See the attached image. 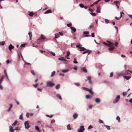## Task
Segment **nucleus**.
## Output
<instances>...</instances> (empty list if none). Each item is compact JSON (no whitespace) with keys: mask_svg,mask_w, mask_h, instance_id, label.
<instances>
[{"mask_svg":"<svg viewBox=\"0 0 132 132\" xmlns=\"http://www.w3.org/2000/svg\"><path fill=\"white\" fill-rule=\"evenodd\" d=\"M95 101L97 103H99L100 102V100L98 98H96L95 99Z\"/></svg>","mask_w":132,"mask_h":132,"instance_id":"28","label":"nucleus"},{"mask_svg":"<svg viewBox=\"0 0 132 132\" xmlns=\"http://www.w3.org/2000/svg\"><path fill=\"white\" fill-rule=\"evenodd\" d=\"M34 14V13H33V12H31L29 13L28 14L29 16H32Z\"/></svg>","mask_w":132,"mask_h":132,"instance_id":"27","label":"nucleus"},{"mask_svg":"<svg viewBox=\"0 0 132 132\" xmlns=\"http://www.w3.org/2000/svg\"><path fill=\"white\" fill-rule=\"evenodd\" d=\"M26 116L27 117H29V113H28L26 114Z\"/></svg>","mask_w":132,"mask_h":132,"instance_id":"63","label":"nucleus"},{"mask_svg":"<svg viewBox=\"0 0 132 132\" xmlns=\"http://www.w3.org/2000/svg\"><path fill=\"white\" fill-rule=\"evenodd\" d=\"M24 125L25 127V128L28 129L30 127V126L29 125V123L27 121H26L25 122Z\"/></svg>","mask_w":132,"mask_h":132,"instance_id":"6","label":"nucleus"},{"mask_svg":"<svg viewBox=\"0 0 132 132\" xmlns=\"http://www.w3.org/2000/svg\"><path fill=\"white\" fill-rule=\"evenodd\" d=\"M59 35H61V36L63 35V34L62 32H59Z\"/></svg>","mask_w":132,"mask_h":132,"instance_id":"60","label":"nucleus"},{"mask_svg":"<svg viewBox=\"0 0 132 132\" xmlns=\"http://www.w3.org/2000/svg\"><path fill=\"white\" fill-rule=\"evenodd\" d=\"M132 73V72L131 71H127L126 73V75H128V74L131 75Z\"/></svg>","mask_w":132,"mask_h":132,"instance_id":"25","label":"nucleus"},{"mask_svg":"<svg viewBox=\"0 0 132 132\" xmlns=\"http://www.w3.org/2000/svg\"><path fill=\"white\" fill-rule=\"evenodd\" d=\"M17 123L18 121L17 120H15L14 123L12 125V126H14Z\"/></svg>","mask_w":132,"mask_h":132,"instance_id":"30","label":"nucleus"},{"mask_svg":"<svg viewBox=\"0 0 132 132\" xmlns=\"http://www.w3.org/2000/svg\"><path fill=\"white\" fill-rule=\"evenodd\" d=\"M53 115H50V116H49V115H48V114H46V117H49V118H52L53 117Z\"/></svg>","mask_w":132,"mask_h":132,"instance_id":"35","label":"nucleus"},{"mask_svg":"<svg viewBox=\"0 0 132 132\" xmlns=\"http://www.w3.org/2000/svg\"><path fill=\"white\" fill-rule=\"evenodd\" d=\"M92 37H95L94 34V33H92L91 35Z\"/></svg>","mask_w":132,"mask_h":132,"instance_id":"57","label":"nucleus"},{"mask_svg":"<svg viewBox=\"0 0 132 132\" xmlns=\"http://www.w3.org/2000/svg\"><path fill=\"white\" fill-rule=\"evenodd\" d=\"M31 73L33 75H35V74L34 72V71L33 70H31Z\"/></svg>","mask_w":132,"mask_h":132,"instance_id":"53","label":"nucleus"},{"mask_svg":"<svg viewBox=\"0 0 132 132\" xmlns=\"http://www.w3.org/2000/svg\"><path fill=\"white\" fill-rule=\"evenodd\" d=\"M107 42L108 43L104 42L103 43V44L106 46H111V45H114V43H111V42L108 41H107Z\"/></svg>","mask_w":132,"mask_h":132,"instance_id":"3","label":"nucleus"},{"mask_svg":"<svg viewBox=\"0 0 132 132\" xmlns=\"http://www.w3.org/2000/svg\"><path fill=\"white\" fill-rule=\"evenodd\" d=\"M10 129L9 130L10 132H13L14 130L13 129V128L11 126H9Z\"/></svg>","mask_w":132,"mask_h":132,"instance_id":"15","label":"nucleus"},{"mask_svg":"<svg viewBox=\"0 0 132 132\" xmlns=\"http://www.w3.org/2000/svg\"><path fill=\"white\" fill-rule=\"evenodd\" d=\"M126 92H123V96H125V95L126 94Z\"/></svg>","mask_w":132,"mask_h":132,"instance_id":"58","label":"nucleus"},{"mask_svg":"<svg viewBox=\"0 0 132 132\" xmlns=\"http://www.w3.org/2000/svg\"><path fill=\"white\" fill-rule=\"evenodd\" d=\"M46 38L45 37H44V36L43 34H41V37L39 38L37 40L38 41H39V42H42V39H45Z\"/></svg>","mask_w":132,"mask_h":132,"instance_id":"4","label":"nucleus"},{"mask_svg":"<svg viewBox=\"0 0 132 132\" xmlns=\"http://www.w3.org/2000/svg\"><path fill=\"white\" fill-rule=\"evenodd\" d=\"M69 71V69H66V70H62V72H67Z\"/></svg>","mask_w":132,"mask_h":132,"instance_id":"36","label":"nucleus"},{"mask_svg":"<svg viewBox=\"0 0 132 132\" xmlns=\"http://www.w3.org/2000/svg\"><path fill=\"white\" fill-rule=\"evenodd\" d=\"M89 34L88 31H85L84 32V34Z\"/></svg>","mask_w":132,"mask_h":132,"instance_id":"54","label":"nucleus"},{"mask_svg":"<svg viewBox=\"0 0 132 132\" xmlns=\"http://www.w3.org/2000/svg\"><path fill=\"white\" fill-rule=\"evenodd\" d=\"M86 51H84L83 53V54H84L85 53H88V54L89 55L90 53V51L88 50H86Z\"/></svg>","mask_w":132,"mask_h":132,"instance_id":"10","label":"nucleus"},{"mask_svg":"<svg viewBox=\"0 0 132 132\" xmlns=\"http://www.w3.org/2000/svg\"><path fill=\"white\" fill-rule=\"evenodd\" d=\"M93 128V127L91 125H90L88 127V129H90L92 128Z\"/></svg>","mask_w":132,"mask_h":132,"instance_id":"49","label":"nucleus"},{"mask_svg":"<svg viewBox=\"0 0 132 132\" xmlns=\"http://www.w3.org/2000/svg\"><path fill=\"white\" fill-rule=\"evenodd\" d=\"M113 72H111L110 73V77H112L113 76Z\"/></svg>","mask_w":132,"mask_h":132,"instance_id":"48","label":"nucleus"},{"mask_svg":"<svg viewBox=\"0 0 132 132\" xmlns=\"http://www.w3.org/2000/svg\"><path fill=\"white\" fill-rule=\"evenodd\" d=\"M14 47L11 44H10L9 47V48L10 50H11L12 49L14 48Z\"/></svg>","mask_w":132,"mask_h":132,"instance_id":"13","label":"nucleus"},{"mask_svg":"<svg viewBox=\"0 0 132 132\" xmlns=\"http://www.w3.org/2000/svg\"><path fill=\"white\" fill-rule=\"evenodd\" d=\"M35 129L37 130L38 132H40V130L38 127L37 126H36L35 127Z\"/></svg>","mask_w":132,"mask_h":132,"instance_id":"29","label":"nucleus"},{"mask_svg":"<svg viewBox=\"0 0 132 132\" xmlns=\"http://www.w3.org/2000/svg\"><path fill=\"white\" fill-rule=\"evenodd\" d=\"M67 25L68 27H69L70 26L72 25V24L71 23H69V24H67Z\"/></svg>","mask_w":132,"mask_h":132,"instance_id":"47","label":"nucleus"},{"mask_svg":"<svg viewBox=\"0 0 132 132\" xmlns=\"http://www.w3.org/2000/svg\"><path fill=\"white\" fill-rule=\"evenodd\" d=\"M81 69L83 71L85 72H87V70L86 68L84 67L82 68Z\"/></svg>","mask_w":132,"mask_h":132,"instance_id":"22","label":"nucleus"},{"mask_svg":"<svg viewBox=\"0 0 132 132\" xmlns=\"http://www.w3.org/2000/svg\"><path fill=\"white\" fill-rule=\"evenodd\" d=\"M67 129L68 130H70L71 129L70 127V124H69L67 126Z\"/></svg>","mask_w":132,"mask_h":132,"instance_id":"33","label":"nucleus"},{"mask_svg":"<svg viewBox=\"0 0 132 132\" xmlns=\"http://www.w3.org/2000/svg\"><path fill=\"white\" fill-rule=\"evenodd\" d=\"M55 38H58L59 37V34L56 33L55 34Z\"/></svg>","mask_w":132,"mask_h":132,"instance_id":"31","label":"nucleus"},{"mask_svg":"<svg viewBox=\"0 0 132 132\" xmlns=\"http://www.w3.org/2000/svg\"><path fill=\"white\" fill-rule=\"evenodd\" d=\"M74 84L77 86H80V85L78 83H75Z\"/></svg>","mask_w":132,"mask_h":132,"instance_id":"50","label":"nucleus"},{"mask_svg":"<svg viewBox=\"0 0 132 132\" xmlns=\"http://www.w3.org/2000/svg\"><path fill=\"white\" fill-rule=\"evenodd\" d=\"M118 44V43L117 42H116L114 44V45H114L116 46H117Z\"/></svg>","mask_w":132,"mask_h":132,"instance_id":"51","label":"nucleus"},{"mask_svg":"<svg viewBox=\"0 0 132 132\" xmlns=\"http://www.w3.org/2000/svg\"><path fill=\"white\" fill-rule=\"evenodd\" d=\"M55 71H53L52 73V74L51 75V77H52L55 74Z\"/></svg>","mask_w":132,"mask_h":132,"instance_id":"38","label":"nucleus"},{"mask_svg":"<svg viewBox=\"0 0 132 132\" xmlns=\"http://www.w3.org/2000/svg\"><path fill=\"white\" fill-rule=\"evenodd\" d=\"M60 85L59 84H58L55 87L56 89H58L60 88Z\"/></svg>","mask_w":132,"mask_h":132,"instance_id":"32","label":"nucleus"},{"mask_svg":"<svg viewBox=\"0 0 132 132\" xmlns=\"http://www.w3.org/2000/svg\"><path fill=\"white\" fill-rule=\"evenodd\" d=\"M90 14L93 16H96V14L95 13H90Z\"/></svg>","mask_w":132,"mask_h":132,"instance_id":"55","label":"nucleus"},{"mask_svg":"<svg viewBox=\"0 0 132 132\" xmlns=\"http://www.w3.org/2000/svg\"><path fill=\"white\" fill-rule=\"evenodd\" d=\"M105 22L106 23H109V20H108V19H105Z\"/></svg>","mask_w":132,"mask_h":132,"instance_id":"42","label":"nucleus"},{"mask_svg":"<svg viewBox=\"0 0 132 132\" xmlns=\"http://www.w3.org/2000/svg\"><path fill=\"white\" fill-rule=\"evenodd\" d=\"M20 119L23 120V116L22 114H21L20 116V118H19Z\"/></svg>","mask_w":132,"mask_h":132,"instance_id":"37","label":"nucleus"},{"mask_svg":"<svg viewBox=\"0 0 132 132\" xmlns=\"http://www.w3.org/2000/svg\"><path fill=\"white\" fill-rule=\"evenodd\" d=\"M120 96L119 95H118L116 98L115 100L113 101V103H115L118 102L119 99H120Z\"/></svg>","mask_w":132,"mask_h":132,"instance_id":"5","label":"nucleus"},{"mask_svg":"<svg viewBox=\"0 0 132 132\" xmlns=\"http://www.w3.org/2000/svg\"><path fill=\"white\" fill-rule=\"evenodd\" d=\"M73 62L75 64H77L78 63V62L76 61V59H74V61Z\"/></svg>","mask_w":132,"mask_h":132,"instance_id":"41","label":"nucleus"},{"mask_svg":"<svg viewBox=\"0 0 132 132\" xmlns=\"http://www.w3.org/2000/svg\"><path fill=\"white\" fill-rule=\"evenodd\" d=\"M70 28L71 30L73 31L74 32H75L76 31V29L75 27L71 26L70 27Z\"/></svg>","mask_w":132,"mask_h":132,"instance_id":"12","label":"nucleus"},{"mask_svg":"<svg viewBox=\"0 0 132 132\" xmlns=\"http://www.w3.org/2000/svg\"><path fill=\"white\" fill-rule=\"evenodd\" d=\"M76 47L79 48H80L81 47V45L80 44H79L78 45H77L76 46Z\"/></svg>","mask_w":132,"mask_h":132,"instance_id":"44","label":"nucleus"},{"mask_svg":"<svg viewBox=\"0 0 132 132\" xmlns=\"http://www.w3.org/2000/svg\"><path fill=\"white\" fill-rule=\"evenodd\" d=\"M55 85L54 83H52L51 81L48 82L46 83V86L47 87H52Z\"/></svg>","mask_w":132,"mask_h":132,"instance_id":"2","label":"nucleus"},{"mask_svg":"<svg viewBox=\"0 0 132 132\" xmlns=\"http://www.w3.org/2000/svg\"><path fill=\"white\" fill-rule=\"evenodd\" d=\"M86 97L87 99H88L90 98H92V96L90 95H88L86 96Z\"/></svg>","mask_w":132,"mask_h":132,"instance_id":"24","label":"nucleus"},{"mask_svg":"<svg viewBox=\"0 0 132 132\" xmlns=\"http://www.w3.org/2000/svg\"><path fill=\"white\" fill-rule=\"evenodd\" d=\"M99 122L100 123H103V121L100 119L99 120Z\"/></svg>","mask_w":132,"mask_h":132,"instance_id":"56","label":"nucleus"},{"mask_svg":"<svg viewBox=\"0 0 132 132\" xmlns=\"http://www.w3.org/2000/svg\"><path fill=\"white\" fill-rule=\"evenodd\" d=\"M80 50H79V51H84L86 50L85 48L82 47H80Z\"/></svg>","mask_w":132,"mask_h":132,"instance_id":"20","label":"nucleus"},{"mask_svg":"<svg viewBox=\"0 0 132 132\" xmlns=\"http://www.w3.org/2000/svg\"><path fill=\"white\" fill-rule=\"evenodd\" d=\"M0 44H1V45H4L5 42H1L0 43Z\"/></svg>","mask_w":132,"mask_h":132,"instance_id":"46","label":"nucleus"},{"mask_svg":"<svg viewBox=\"0 0 132 132\" xmlns=\"http://www.w3.org/2000/svg\"><path fill=\"white\" fill-rule=\"evenodd\" d=\"M38 85V84L37 83L36 84V85H34V86L35 87V88H36L37 87V86Z\"/></svg>","mask_w":132,"mask_h":132,"instance_id":"61","label":"nucleus"},{"mask_svg":"<svg viewBox=\"0 0 132 132\" xmlns=\"http://www.w3.org/2000/svg\"><path fill=\"white\" fill-rule=\"evenodd\" d=\"M87 77V80L89 81V83L90 84H92V81L91 80V77L88 76Z\"/></svg>","mask_w":132,"mask_h":132,"instance_id":"9","label":"nucleus"},{"mask_svg":"<svg viewBox=\"0 0 132 132\" xmlns=\"http://www.w3.org/2000/svg\"><path fill=\"white\" fill-rule=\"evenodd\" d=\"M115 47L112 46H111L109 48H108V50L110 51H112L115 48Z\"/></svg>","mask_w":132,"mask_h":132,"instance_id":"19","label":"nucleus"},{"mask_svg":"<svg viewBox=\"0 0 132 132\" xmlns=\"http://www.w3.org/2000/svg\"><path fill=\"white\" fill-rule=\"evenodd\" d=\"M28 35L29 36L30 39V40H31V37L32 36V34L31 32H29L28 33Z\"/></svg>","mask_w":132,"mask_h":132,"instance_id":"18","label":"nucleus"},{"mask_svg":"<svg viewBox=\"0 0 132 132\" xmlns=\"http://www.w3.org/2000/svg\"><path fill=\"white\" fill-rule=\"evenodd\" d=\"M26 45V44H22L21 45V47H24Z\"/></svg>","mask_w":132,"mask_h":132,"instance_id":"45","label":"nucleus"},{"mask_svg":"<svg viewBox=\"0 0 132 132\" xmlns=\"http://www.w3.org/2000/svg\"><path fill=\"white\" fill-rule=\"evenodd\" d=\"M78 115L76 113H74L73 116V117L74 119H76L78 117Z\"/></svg>","mask_w":132,"mask_h":132,"instance_id":"16","label":"nucleus"},{"mask_svg":"<svg viewBox=\"0 0 132 132\" xmlns=\"http://www.w3.org/2000/svg\"><path fill=\"white\" fill-rule=\"evenodd\" d=\"M4 78V76H2V77L0 79V84H1L2 82V81L3 80Z\"/></svg>","mask_w":132,"mask_h":132,"instance_id":"34","label":"nucleus"},{"mask_svg":"<svg viewBox=\"0 0 132 132\" xmlns=\"http://www.w3.org/2000/svg\"><path fill=\"white\" fill-rule=\"evenodd\" d=\"M67 55L66 56V57H68L70 55V51H68L67 52Z\"/></svg>","mask_w":132,"mask_h":132,"instance_id":"39","label":"nucleus"},{"mask_svg":"<svg viewBox=\"0 0 132 132\" xmlns=\"http://www.w3.org/2000/svg\"><path fill=\"white\" fill-rule=\"evenodd\" d=\"M119 3V2L117 1H114L113 2L114 4H118Z\"/></svg>","mask_w":132,"mask_h":132,"instance_id":"52","label":"nucleus"},{"mask_svg":"<svg viewBox=\"0 0 132 132\" xmlns=\"http://www.w3.org/2000/svg\"><path fill=\"white\" fill-rule=\"evenodd\" d=\"M73 69L75 70H77V67H74Z\"/></svg>","mask_w":132,"mask_h":132,"instance_id":"64","label":"nucleus"},{"mask_svg":"<svg viewBox=\"0 0 132 132\" xmlns=\"http://www.w3.org/2000/svg\"><path fill=\"white\" fill-rule=\"evenodd\" d=\"M37 90L40 91V92H41L42 91V89H40V88H37Z\"/></svg>","mask_w":132,"mask_h":132,"instance_id":"62","label":"nucleus"},{"mask_svg":"<svg viewBox=\"0 0 132 132\" xmlns=\"http://www.w3.org/2000/svg\"><path fill=\"white\" fill-rule=\"evenodd\" d=\"M117 119L118 120L119 122H120V117L118 116L117 117Z\"/></svg>","mask_w":132,"mask_h":132,"instance_id":"43","label":"nucleus"},{"mask_svg":"<svg viewBox=\"0 0 132 132\" xmlns=\"http://www.w3.org/2000/svg\"><path fill=\"white\" fill-rule=\"evenodd\" d=\"M123 77L125 78L127 80H128L130 78H131V76H124Z\"/></svg>","mask_w":132,"mask_h":132,"instance_id":"17","label":"nucleus"},{"mask_svg":"<svg viewBox=\"0 0 132 132\" xmlns=\"http://www.w3.org/2000/svg\"><path fill=\"white\" fill-rule=\"evenodd\" d=\"M52 13V11L51 10H48L46 12H45L44 13L45 14H48L49 13Z\"/></svg>","mask_w":132,"mask_h":132,"instance_id":"21","label":"nucleus"},{"mask_svg":"<svg viewBox=\"0 0 132 132\" xmlns=\"http://www.w3.org/2000/svg\"><path fill=\"white\" fill-rule=\"evenodd\" d=\"M85 130V129L83 126H81L80 127V129L78 130L79 132H83Z\"/></svg>","mask_w":132,"mask_h":132,"instance_id":"7","label":"nucleus"},{"mask_svg":"<svg viewBox=\"0 0 132 132\" xmlns=\"http://www.w3.org/2000/svg\"><path fill=\"white\" fill-rule=\"evenodd\" d=\"M56 96L57 97L59 98L60 100H62V99L61 97V96L59 94H57L56 95Z\"/></svg>","mask_w":132,"mask_h":132,"instance_id":"23","label":"nucleus"},{"mask_svg":"<svg viewBox=\"0 0 132 132\" xmlns=\"http://www.w3.org/2000/svg\"><path fill=\"white\" fill-rule=\"evenodd\" d=\"M101 7L100 6H98L97 8V10H96V11L98 13H100L101 12Z\"/></svg>","mask_w":132,"mask_h":132,"instance_id":"11","label":"nucleus"},{"mask_svg":"<svg viewBox=\"0 0 132 132\" xmlns=\"http://www.w3.org/2000/svg\"><path fill=\"white\" fill-rule=\"evenodd\" d=\"M55 122V120L53 119V120H51V123H53L54 122Z\"/></svg>","mask_w":132,"mask_h":132,"instance_id":"59","label":"nucleus"},{"mask_svg":"<svg viewBox=\"0 0 132 132\" xmlns=\"http://www.w3.org/2000/svg\"><path fill=\"white\" fill-rule=\"evenodd\" d=\"M122 14H124V13H123V12L122 11L120 12V17L118 18L117 17H115V19L117 20H119L121 18V17H122Z\"/></svg>","mask_w":132,"mask_h":132,"instance_id":"8","label":"nucleus"},{"mask_svg":"<svg viewBox=\"0 0 132 132\" xmlns=\"http://www.w3.org/2000/svg\"><path fill=\"white\" fill-rule=\"evenodd\" d=\"M104 126L105 127L108 129L110 130V126H107L106 125H104Z\"/></svg>","mask_w":132,"mask_h":132,"instance_id":"26","label":"nucleus"},{"mask_svg":"<svg viewBox=\"0 0 132 132\" xmlns=\"http://www.w3.org/2000/svg\"><path fill=\"white\" fill-rule=\"evenodd\" d=\"M79 6L80 7L82 8H83L84 7V5L82 4H80L79 5Z\"/></svg>","mask_w":132,"mask_h":132,"instance_id":"40","label":"nucleus"},{"mask_svg":"<svg viewBox=\"0 0 132 132\" xmlns=\"http://www.w3.org/2000/svg\"><path fill=\"white\" fill-rule=\"evenodd\" d=\"M83 89L85 90L86 91H88L92 95H93V92L92 91V88L89 89L88 88L85 87H82Z\"/></svg>","mask_w":132,"mask_h":132,"instance_id":"1","label":"nucleus"},{"mask_svg":"<svg viewBox=\"0 0 132 132\" xmlns=\"http://www.w3.org/2000/svg\"><path fill=\"white\" fill-rule=\"evenodd\" d=\"M4 73L6 75V76L7 79H8V80H9V78L8 76L7 73L6 72V70H4Z\"/></svg>","mask_w":132,"mask_h":132,"instance_id":"14","label":"nucleus"}]
</instances>
